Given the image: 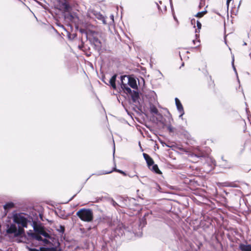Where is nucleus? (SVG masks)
<instances>
[{
  "instance_id": "obj_17",
  "label": "nucleus",
  "mask_w": 251,
  "mask_h": 251,
  "mask_svg": "<svg viewBox=\"0 0 251 251\" xmlns=\"http://www.w3.org/2000/svg\"><path fill=\"white\" fill-rule=\"evenodd\" d=\"M14 207H15V204L12 202H7L3 206L4 210L5 211H6V212H7L8 210L14 208Z\"/></svg>"
},
{
  "instance_id": "obj_6",
  "label": "nucleus",
  "mask_w": 251,
  "mask_h": 251,
  "mask_svg": "<svg viewBox=\"0 0 251 251\" xmlns=\"http://www.w3.org/2000/svg\"><path fill=\"white\" fill-rule=\"evenodd\" d=\"M95 34L96 32H93L91 37H89V40L94 45L95 50L100 51L102 47L101 42Z\"/></svg>"
},
{
  "instance_id": "obj_13",
  "label": "nucleus",
  "mask_w": 251,
  "mask_h": 251,
  "mask_svg": "<svg viewBox=\"0 0 251 251\" xmlns=\"http://www.w3.org/2000/svg\"><path fill=\"white\" fill-rule=\"evenodd\" d=\"M117 74L113 75L109 80V83L114 90L116 89V80L117 78Z\"/></svg>"
},
{
  "instance_id": "obj_16",
  "label": "nucleus",
  "mask_w": 251,
  "mask_h": 251,
  "mask_svg": "<svg viewBox=\"0 0 251 251\" xmlns=\"http://www.w3.org/2000/svg\"><path fill=\"white\" fill-rule=\"evenodd\" d=\"M150 170L152 172L159 175L162 174L161 171L159 169L158 167L157 164H154L151 167V168H149Z\"/></svg>"
},
{
  "instance_id": "obj_9",
  "label": "nucleus",
  "mask_w": 251,
  "mask_h": 251,
  "mask_svg": "<svg viewBox=\"0 0 251 251\" xmlns=\"http://www.w3.org/2000/svg\"><path fill=\"white\" fill-rule=\"evenodd\" d=\"M144 159H145L147 166L149 168H151V167L153 165L154 162L153 159L148 154L144 153L143 154Z\"/></svg>"
},
{
  "instance_id": "obj_28",
  "label": "nucleus",
  "mask_w": 251,
  "mask_h": 251,
  "mask_svg": "<svg viewBox=\"0 0 251 251\" xmlns=\"http://www.w3.org/2000/svg\"><path fill=\"white\" fill-rule=\"evenodd\" d=\"M249 144L251 145V139H250L246 141V144Z\"/></svg>"
},
{
  "instance_id": "obj_19",
  "label": "nucleus",
  "mask_w": 251,
  "mask_h": 251,
  "mask_svg": "<svg viewBox=\"0 0 251 251\" xmlns=\"http://www.w3.org/2000/svg\"><path fill=\"white\" fill-rule=\"evenodd\" d=\"M207 13V11L206 10H205L201 12H198L196 15H195V16L196 17L201 18L203 17L204 15H205Z\"/></svg>"
},
{
  "instance_id": "obj_1",
  "label": "nucleus",
  "mask_w": 251,
  "mask_h": 251,
  "mask_svg": "<svg viewBox=\"0 0 251 251\" xmlns=\"http://www.w3.org/2000/svg\"><path fill=\"white\" fill-rule=\"evenodd\" d=\"M76 215L81 221L86 222H91L94 219L93 211L89 208H81L77 211Z\"/></svg>"
},
{
  "instance_id": "obj_20",
  "label": "nucleus",
  "mask_w": 251,
  "mask_h": 251,
  "mask_svg": "<svg viewBox=\"0 0 251 251\" xmlns=\"http://www.w3.org/2000/svg\"><path fill=\"white\" fill-rule=\"evenodd\" d=\"M40 251H56V248L54 247H51V248L41 247Z\"/></svg>"
},
{
  "instance_id": "obj_3",
  "label": "nucleus",
  "mask_w": 251,
  "mask_h": 251,
  "mask_svg": "<svg viewBox=\"0 0 251 251\" xmlns=\"http://www.w3.org/2000/svg\"><path fill=\"white\" fill-rule=\"evenodd\" d=\"M6 233L7 234L13 233L15 237H19L25 233V230L22 227L20 226H19L18 229H17L16 226L12 224L7 229Z\"/></svg>"
},
{
  "instance_id": "obj_21",
  "label": "nucleus",
  "mask_w": 251,
  "mask_h": 251,
  "mask_svg": "<svg viewBox=\"0 0 251 251\" xmlns=\"http://www.w3.org/2000/svg\"><path fill=\"white\" fill-rule=\"evenodd\" d=\"M215 85L214 80L210 77L209 80H208V88L209 89H213L215 87Z\"/></svg>"
},
{
  "instance_id": "obj_7",
  "label": "nucleus",
  "mask_w": 251,
  "mask_h": 251,
  "mask_svg": "<svg viewBox=\"0 0 251 251\" xmlns=\"http://www.w3.org/2000/svg\"><path fill=\"white\" fill-rule=\"evenodd\" d=\"M60 9L64 12H69L72 7L69 3V0H57Z\"/></svg>"
},
{
  "instance_id": "obj_31",
  "label": "nucleus",
  "mask_w": 251,
  "mask_h": 251,
  "mask_svg": "<svg viewBox=\"0 0 251 251\" xmlns=\"http://www.w3.org/2000/svg\"><path fill=\"white\" fill-rule=\"evenodd\" d=\"M174 19H175V20L177 22H178V21H177V20L175 16H174Z\"/></svg>"
},
{
  "instance_id": "obj_11",
  "label": "nucleus",
  "mask_w": 251,
  "mask_h": 251,
  "mask_svg": "<svg viewBox=\"0 0 251 251\" xmlns=\"http://www.w3.org/2000/svg\"><path fill=\"white\" fill-rule=\"evenodd\" d=\"M28 234L31 237H32V238L35 239L38 241H43L44 242H48V240L47 239H44V240L43 239L42 237L41 236L40 234H38L37 233L32 232H31V233H28Z\"/></svg>"
},
{
  "instance_id": "obj_24",
  "label": "nucleus",
  "mask_w": 251,
  "mask_h": 251,
  "mask_svg": "<svg viewBox=\"0 0 251 251\" xmlns=\"http://www.w3.org/2000/svg\"><path fill=\"white\" fill-rule=\"evenodd\" d=\"M58 231L62 233H63L65 231L64 226L60 225L59 226V228L58 229Z\"/></svg>"
},
{
  "instance_id": "obj_5",
  "label": "nucleus",
  "mask_w": 251,
  "mask_h": 251,
  "mask_svg": "<svg viewBox=\"0 0 251 251\" xmlns=\"http://www.w3.org/2000/svg\"><path fill=\"white\" fill-rule=\"evenodd\" d=\"M150 110L151 114H155L158 116L157 120L162 125L165 126L166 124L164 121V118L161 114L159 113L158 110L156 107L153 104L150 105Z\"/></svg>"
},
{
  "instance_id": "obj_30",
  "label": "nucleus",
  "mask_w": 251,
  "mask_h": 251,
  "mask_svg": "<svg viewBox=\"0 0 251 251\" xmlns=\"http://www.w3.org/2000/svg\"><path fill=\"white\" fill-rule=\"evenodd\" d=\"M200 2L205 3V0H200Z\"/></svg>"
},
{
  "instance_id": "obj_29",
  "label": "nucleus",
  "mask_w": 251,
  "mask_h": 251,
  "mask_svg": "<svg viewBox=\"0 0 251 251\" xmlns=\"http://www.w3.org/2000/svg\"><path fill=\"white\" fill-rule=\"evenodd\" d=\"M195 23H196V20H195V19H192V20H191V23H192V24H195Z\"/></svg>"
},
{
  "instance_id": "obj_25",
  "label": "nucleus",
  "mask_w": 251,
  "mask_h": 251,
  "mask_svg": "<svg viewBox=\"0 0 251 251\" xmlns=\"http://www.w3.org/2000/svg\"><path fill=\"white\" fill-rule=\"evenodd\" d=\"M197 27L198 28V29H200L201 27V22L199 21H197Z\"/></svg>"
},
{
  "instance_id": "obj_14",
  "label": "nucleus",
  "mask_w": 251,
  "mask_h": 251,
  "mask_svg": "<svg viewBox=\"0 0 251 251\" xmlns=\"http://www.w3.org/2000/svg\"><path fill=\"white\" fill-rule=\"evenodd\" d=\"M239 249L241 251H251V245H245L244 244H240L239 245Z\"/></svg>"
},
{
  "instance_id": "obj_18",
  "label": "nucleus",
  "mask_w": 251,
  "mask_h": 251,
  "mask_svg": "<svg viewBox=\"0 0 251 251\" xmlns=\"http://www.w3.org/2000/svg\"><path fill=\"white\" fill-rule=\"evenodd\" d=\"M113 171H115L116 172L122 174L123 175H124L125 176H126V174L125 172H124V171H123L122 170H120L116 169V167L113 168V169L111 171H108V172H105V174H110V173H112Z\"/></svg>"
},
{
  "instance_id": "obj_10",
  "label": "nucleus",
  "mask_w": 251,
  "mask_h": 251,
  "mask_svg": "<svg viewBox=\"0 0 251 251\" xmlns=\"http://www.w3.org/2000/svg\"><path fill=\"white\" fill-rule=\"evenodd\" d=\"M125 76H121V79L122 80L121 86V88H122V89L124 90V91L125 93H126V94H130L132 93V91H131V89L127 86L126 84L124 83L123 81V79L125 78Z\"/></svg>"
},
{
  "instance_id": "obj_8",
  "label": "nucleus",
  "mask_w": 251,
  "mask_h": 251,
  "mask_svg": "<svg viewBox=\"0 0 251 251\" xmlns=\"http://www.w3.org/2000/svg\"><path fill=\"white\" fill-rule=\"evenodd\" d=\"M164 109L167 111L168 115H169V116H168L169 124H168L167 123V122H166L165 120L164 119V121H165V123H166V125L165 126L163 125V126H167V128L170 132H173L174 131V128L171 125L172 122L173 121V119L172 118V116H171L170 112L169 111V110L167 108H165Z\"/></svg>"
},
{
  "instance_id": "obj_4",
  "label": "nucleus",
  "mask_w": 251,
  "mask_h": 251,
  "mask_svg": "<svg viewBox=\"0 0 251 251\" xmlns=\"http://www.w3.org/2000/svg\"><path fill=\"white\" fill-rule=\"evenodd\" d=\"M33 227L35 232L40 234L46 238L50 237V234L45 230L44 227L41 224H38L34 221L33 223Z\"/></svg>"
},
{
  "instance_id": "obj_23",
  "label": "nucleus",
  "mask_w": 251,
  "mask_h": 251,
  "mask_svg": "<svg viewBox=\"0 0 251 251\" xmlns=\"http://www.w3.org/2000/svg\"><path fill=\"white\" fill-rule=\"evenodd\" d=\"M139 98V94L137 92L134 91L132 95V99L134 101H135L136 99Z\"/></svg>"
},
{
  "instance_id": "obj_2",
  "label": "nucleus",
  "mask_w": 251,
  "mask_h": 251,
  "mask_svg": "<svg viewBox=\"0 0 251 251\" xmlns=\"http://www.w3.org/2000/svg\"><path fill=\"white\" fill-rule=\"evenodd\" d=\"M13 222L23 228L27 227L28 220L22 213H15L13 215Z\"/></svg>"
},
{
  "instance_id": "obj_22",
  "label": "nucleus",
  "mask_w": 251,
  "mask_h": 251,
  "mask_svg": "<svg viewBox=\"0 0 251 251\" xmlns=\"http://www.w3.org/2000/svg\"><path fill=\"white\" fill-rule=\"evenodd\" d=\"M192 42H193L194 45L196 46H194V47H192V48H196L198 47H199L200 46V40H197V39H195V40H192Z\"/></svg>"
},
{
  "instance_id": "obj_15",
  "label": "nucleus",
  "mask_w": 251,
  "mask_h": 251,
  "mask_svg": "<svg viewBox=\"0 0 251 251\" xmlns=\"http://www.w3.org/2000/svg\"><path fill=\"white\" fill-rule=\"evenodd\" d=\"M175 101H176V105L178 110L180 112L182 113V114H183L184 113V110H183V106L181 104L180 100L177 98H176Z\"/></svg>"
},
{
  "instance_id": "obj_27",
  "label": "nucleus",
  "mask_w": 251,
  "mask_h": 251,
  "mask_svg": "<svg viewBox=\"0 0 251 251\" xmlns=\"http://www.w3.org/2000/svg\"><path fill=\"white\" fill-rule=\"evenodd\" d=\"M29 251H40V250H37V249H34V248H33V249H29Z\"/></svg>"
},
{
  "instance_id": "obj_12",
  "label": "nucleus",
  "mask_w": 251,
  "mask_h": 251,
  "mask_svg": "<svg viewBox=\"0 0 251 251\" xmlns=\"http://www.w3.org/2000/svg\"><path fill=\"white\" fill-rule=\"evenodd\" d=\"M128 84L133 89L137 88L136 81L134 78L129 77L128 78Z\"/></svg>"
},
{
  "instance_id": "obj_26",
  "label": "nucleus",
  "mask_w": 251,
  "mask_h": 251,
  "mask_svg": "<svg viewBox=\"0 0 251 251\" xmlns=\"http://www.w3.org/2000/svg\"><path fill=\"white\" fill-rule=\"evenodd\" d=\"M205 5V3L200 2L199 5V9H201V8H202L204 5Z\"/></svg>"
}]
</instances>
